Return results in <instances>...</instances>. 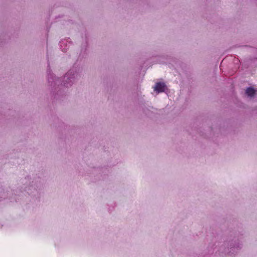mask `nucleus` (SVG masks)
<instances>
[{"label": "nucleus", "mask_w": 257, "mask_h": 257, "mask_svg": "<svg viewBox=\"0 0 257 257\" xmlns=\"http://www.w3.org/2000/svg\"><path fill=\"white\" fill-rule=\"evenodd\" d=\"M167 86L164 82H157L154 87V91L159 93L165 91Z\"/></svg>", "instance_id": "nucleus-3"}, {"label": "nucleus", "mask_w": 257, "mask_h": 257, "mask_svg": "<svg viewBox=\"0 0 257 257\" xmlns=\"http://www.w3.org/2000/svg\"><path fill=\"white\" fill-rule=\"evenodd\" d=\"M78 75V73L75 72L73 69H70L64 76L62 81L63 84L61 83V84L66 87L71 86Z\"/></svg>", "instance_id": "nucleus-1"}, {"label": "nucleus", "mask_w": 257, "mask_h": 257, "mask_svg": "<svg viewBox=\"0 0 257 257\" xmlns=\"http://www.w3.org/2000/svg\"><path fill=\"white\" fill-rule=\"evenodd\" d=\"M65 43H66V42L64 41H62L60 42L59 44H60V47H62L63 45H64L65 44Z\"/></svg>", "instance_id": "nucleus-5"}, {"label": "nucleus", "mask_w": 257, "mask_h": 257, "mask_svg": "<svg viewBox=\"0 0 257 257\" xmlns=\"http://www.w3.org/2000/svg\"><path fill=\"white\" fill-rule=\"evenodd\" d=\"M246 94L249 96H253L255 94V90L252 87H248L246 90Z\"/></svg>", "instance_id": "nucleus-4"}, {"label": "nucleus", "mask_w": 257, "mask_h": 257, "mask_svg": "<svg viewBox=\"0 0 257 257\" xmlns=\"http://www.w3.org/2000/svg\"><path fill=\"white\" fill-rule=\"evenodd\" d=\"M48 81L51 86H55L56 85L59 84L60 79L59 78H55L53 76L50 69L47 70Z\"/></svg>", "instance_id": "nucleus-2"}, {"label": "nucleus", "mask_w": 257, "mask_h": 257, "mask_svg": "<svg viewBox=\"0 0 257 257\" xmlns=\"http://www.w3.org/2000/svg\"><path fill=\"white\" fill-rule=\"evenodd\" d=\"M66 50H67V49H66V48H64V49H63L62 50V51L65 52V51H66Z\"/></svg>", "instance_id": "nucleus-6"}]
</instances>
